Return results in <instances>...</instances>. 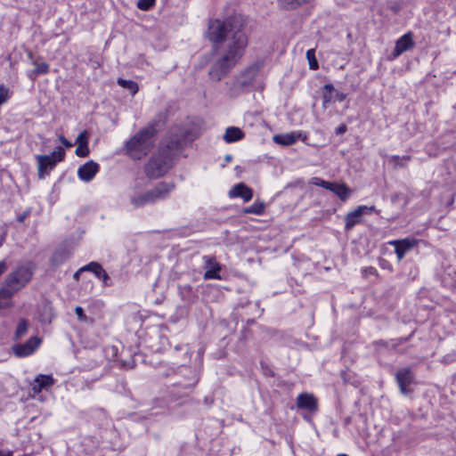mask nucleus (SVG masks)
<instances>
[{
    "label": "nucleus",
    "instance_id": "f257e3e1",
    "mask_svg": "<svg viewBox=\"0 0 456 456\" xmlns=\"http://www.w3.org/2000/svg\"><path fill=\"white\" fill-rule=\"evenodd\" d=\"M206 37L212 43L215 53L208 77L218 82L240 62L248 47V37L242 19L236 16L210 20Z\"/></svg>",
    "mask_w": 456,
    "mask_h": 456
},
{
    "label": "nucleus",
    "instance_id": "f03ea898",
    "mask_svg": "<svg viewBox=\"0 0 456 456\" xmlns=\"http://www.w3.org/2000/svg\"><path fill=\"white\" fill-rule=\"evenodd\" d=\"M34 272L35 265L30 261L17 265L6 275L1 284L4 297H12L25 288L31 281Z\"/></svg>",
    "mask_w": 456,
    "mask_h": 456
},
{
    "label": "nucleus",
    "instance_id": "7ed1b4c3",
    "mask_svg": "<svg viewBox=\"0 0 456 456\" xmlns=\"http://www.w3.org/2000/svg\"><path fill=\"white\" fill-rule=\"evenodd\" d=\"M157 133L153 125L141 129L126 144V154L133 159H141L154 146L153 136Z\"/></svg>",
    "mask_w": 456,
    "mask_h": 456
},
{
    "label": "nucleus",
    "instance_id": "20e7f679",
    "mask_svg": "<svg viewBox=\"0 0 456 456\" xmlns=\"http://www.w3.org/2000/svg\"><path fill=\"white\" fill-rule=\"evenodd\" d=\"M171 167L172 159L169 148H161L151 157L144 167V172L147 177L156 179L163 176Z\"/></svg>",
    "mask_w": 456,
    "mask_h": 456
},
{
    "label": "nucleus",
    "instance_id": "39448f33",
    "mask_svg": "<svg viewBox=\"0 0 456 456\" xmlns=\"http://www.w3.org/2000/svg\"><path fill=\"white\" fill-rule=\"evenodd\" d=\"M172 183H159L153 189L141 194L134 195L131 203L134 208H142L147 204H153L166 199L174 189Z\"/></svg>",
    "mask_w": 456,
    "mask_h": 456
},
{
    "label": "nucleus",
    "instance_id": "423d86ee",
    "mask_svg": "<svg viewBox=\"0 0 456 456\" xmlns=\"http://www.w3.org/2000/svg\"><path fill=\"white\" fill-rule=\"evenodd\" d=\"M65 151L61 147H58L50 155H37V171L39 178H44L50 170H52L57 162L64 159Z\"/></svg>",
    "mask_w": 456,
    "mask_h": 456
},
{
    "label": "nucleus",
    "instance_id": "0eeeda50",
    "mask_svg": "<svg viewBox=\"0 0 456 456\" xmlns=\"http://www.w3.org/2000/svg\"><path fill=\"white\" fill-rule=\"evenodd\" d=\"M376 210L374 206H359L354 211L349 212L345 217V229L352 230L356 224L362 222L363 215L370 214Z\"/></svg>",
    "mask_w": 456,
    "mask_h": 456
},
{
    "label": "nucleus",
    "instance_id": "6e6552de",
    "mask_svg": "<svg viewBox=\"0 0 456 456\" xmlns=\"http://www.w3.org/2000/svg\"><path fill=\"white\" fill-rule=\"evenodd\" d=\"M262 66V62L256 61L246 68L238 77L237 86L240 88H247L251 86Z\"/></svg>",
    "mask_w": 456,
    "mask_h": 456
},
{
    "label": "nucleus",
    "instance_id": "1a4fd4ad",
    "mask_svg": "<svg viewBox=\"0 0 456 456\" xmlns=\"http://www.w3.org/2000/svg\"><path fill=\"white\" fill-rule=\"evenodd\" d=\"M413 46L414 41L412 38V33L408 32L396 40L395 49L391 54V58L396 59L403 53L411 49Z\"/></svg>",
    "mask_w": 456,
    "mask_h": 456
},
{
    "label": "nucleus",
    "instance_id": "9d476101",
    "mask_svg": "<svg viewBox=\"0 0 456 456\" xmlns=\"http://www.w3.org/2000/svg\"><path fill=\"white\" fill-rule=\"evenodd\" d=\"M395 379L400 390L403 394L407 395L410 393L408 387L413 383L414 375L410 368H403L399 370L395 374Z\"/></svg>",
    "mask_w": 456,
    "mask_h": 456
},
{
    "label": "nucleus",
    "instance_id": "9b49d317",
    "mask_svg": "<svg viewBox=\"0 0 456 456\" xmlns=\"http://www.w3.org/2000/svg\"><path fill=\"white\" fill-rule=\"evenodd\" d=\"M41 340L37 337H32L24 344L13 346V352L17 356L24 357L34 353Z\"/></svg>",
    "mask_w": 456,
    "mask_h": 456
},
{
    "label": "nucleus",
    "instance_id": "f8f14e48",
    "mask_svg": "<svg viewBox=\"0 0 456 456\" xmlns=\"http://www.w3.org/2000/svg\"><path fill=\"white\" fill-rule=\"evenodd\" d=\"M389 244L395 247V251L397 256V259L398 261H401L403 258L406 252H408L417 245V240L414 239L406 238L403 240H392L389 242Z\"/></svg>",
    "mask_w": 456,
    "mask_h": 456
},
{
    "label": "nucleus",
    "instance_id": "ddd939ff",
    "mask_svg": "<svg viewBox=\"0 0 456 456\" xmlns=\"http://www.w3.org/2000/svg\"><path fill=\"white\" fill-rule=\"evenodd\" d=\"M206 272L204 273V280H220L221 276L219 275V272L221 270V265L216 262V258L213 256H204Z\"/></svg>",
    "mask_w": 456,
    "mask_h": 456
},
{
    "label": "nucleus",
    "instance_id": "4468645a",
    "mask_svg": "<svg viewBox=\"0 0 456 456\" xmlns=\"http://www.w3.org/2000/svg\"><path fill=\"white\" fill-rule=\"evenodd\" d=\"M297 406L299 409L307 410L309 411H316L318 409L317 399L312 394H299L297 397Z\"/></svg>",
    "mask_w": 456,
    "mask_h": 456
},
{
    "label": "nucleus",
    "instance_id": "2eb2a0df",
    "mask_svg": "<svg viewBox=\"0 0 456 456\" xmlns=\"http://www.w3.org/2000/svg\"><path fill=\"white\" fill-rule=\"evenodd\" d=\"M229 197L241 198L245 202H248L253 198V191L244 183H239L229 191Z\"/></svg>",
    "mask_w": 456,
    "mask_h": 456
},
{
    "label": "nucleus",
    "instance_id": "dca6fc26",
    "mask_svg": "<svg viewBox=\"0 0 456 456\" xmlns=\"http://www.w3.org/2000/svg\"><path fill=\"white\" fill-rule=\"evenodd\" d=\"M54 384V379L51 375L40 374L37 376L32 384L31 390L33 395H38L43 389H47Z\"/></svg>",
    "mask_w": 456,
    "mask_h": 456
},
{
    "label": "nucleus",
    "instance_id": "f3484780",
    "mask_svg": "<svg viewBox=\"0 0 456 456\" xmlns=\"http://www.w3.org/2000/svg\"><path fill=\"white\" fill-rule=\"evenodd\" d=\"M99 170V165L93 160L86 162L77 171L78 177L85 181H91Z\"/></svg>",
    "mask_w": 456,
    "mask_h": 456
},
{
    "label": "nucleus",
    "instance_id": "a211bd4d",
    "mask_svg": "<svg viewBox=\"0 0 456 456\" xmlns=\"http://www.w3.org/2000/svg\"><path fill=\"white\" fill-rule=\"evenodd\" d=\"M84 269H86V271L94 273L98 279L102 280L105 287L111 286L110 276L99 263L91 262L88 265H85Z\"/></svg>",
    "mask_w": 456,
    "mask_h": 456
},
{
    "label": "nucleus",
    "instance_id": "6ab92c4d",
    "mask_svg": "<svg viewBox=\"0 0 456 456\" xmlns=\"http://www.w3.org/2000/svg\"><path fill=\"white\" fill-rule=\"evenodd\" d=\"M39 321L43 323H51L55 316L53 305L49 301H44L38 309Z\"/></svg>",
    "mask_w": 456,
    "mask_h": 456
},
{
    "label": "nucleus",
    "instance_id": "aec40b11",
    "mask_svg": "<svg viewBox=\"0 0 456 456\" xmlns=\"http://www.w3.org/2000/svg\"><path fill=\"white\" fill-rule=\"evenodd\" d=\"M302 135L300 132H292L289 134H280L273 136V141L280 145L289 146L294 144Z\"/></svg>",
    "mask_w": 456,
    "mask_h": 456
},
{
    "label": "nucleus",
    "instance_id": "412c9836",
    "mask_svg": "<svg viewBox=\"0 0 456 456\" xmlns=\"http://www.w3.org/2000/svg\"><path fill=\"white\" fill-rule=\"evenodd\" d=\"M243 131L237 126H230L226 128L224 134V140L227 143L235 142L244 138Z\"/></svg>",
    "mask_w": 456,
    "mask_h": 456
},
{
    "label": "nucleus",
    "instance_id": "4be33fe9",
    "mask_svg": "<svg viewBox=\"0 0 456 456\" xmlns=\"http://www.w3.org/2000/svg\"><path fill=\"white\" fill-rule=\"evenodd\" d=\"M70 253L67 249H58L56 250L52 258L51 264L53 267H58L62 265L65 261L69 259Z\"/></svg>",
    "mask_w": 456,
    "mask_h": 456
},
{
    "label": "nucleus",
    "instance_id": "5701e85b",
    "mask_svg": "<svg viewBox=\"0 0 456 456\" xmlns=\"http://www.w3.org/2000/svg\"><path fill=\"white\" fill-rule=\"evenodd\" d=\"M334 192L341 200L345 201L350 196V189L344 183H336L333 189L330 191Z\"/></svg>",
    "mask_w": 456,
    "mask_h": 456
},
{
    "label": "nucleus",
    "instance_id": "b1692460",
    "mask_svg": "<svg viewBox=\"0 0 456 456\" xmlns=\"http://www.w3.org/2000/svg\"><path fill=\"white\" fill-rule=\"evenodd\" d=\"M32 63L36 66V69L28 75L31 79L49 72V65L46 62L37 63V61H32Z\"/></svg>",
    "mask_w": 456,
    "mask_h": 456
},
{
    "label": "nucleus",
    "instance_id": "393cba45",
    "mask_svg": "<svg viewBox=\"0 0 456 456\" xmlns=\"http://www.w3.org/2000/svg\"><path fill=\"white\" fill-rule=\"evenodd\" d=\"M118 84L121 87L128 90L131 93L132 95H134L138 92V90H139V86H138L137 83L133 81V80H126V79H123V78H118Z\"/></svg>",
    "mask_w": 456,
    "mask_h": 456
},
{
    "label": "nucleus",
    "instance_id": "a878e982",
    "mask_svg": "<svg viewBox=\"0 0 456 456\" xmlns=\"http://www.w3.org/2000/svg\"><path fill=\"white\" fill-rule=\"evenodd\" d=\"M265 203L262 201H256L251 206L244 209L245 214L262 215L265 212Z\"/></svg>",
    "mask_w": 456,
    "mask_h": 456
},
{
    "label": "nucleus",
    "instance_id": "bb28decb",
    "mask_svg": "<svg viewBox=\"0 0 456 456\" xmlns=\"http://www.w3.org/2000/svg\"><path fill=\"white\" fill-rule=\"evenodd\" d=\"M310 0H279V4L286 10H293Z\"/></svg>",
    "mask_w": 456,
    "mask_h": 456
},
{
    "label": "nucleus",
    "instance_id": "cd10ccee",
    "mask_svg": "<svg viewBox=\"0 0 456 456\" xmlns=\"http://www.w3.org/2000/svg\"><path fill=\"white\" fill-rule=\"evenodd\" d=\"M306 58L309 61V67L311 69L315 70L318 69V61L315 58V52L314 49H309L306 52Z\"/></svg>",
    "mask_w": 456,
    "mask_h": 456
},
{
    "label": "nucleus",
    "instance_id": "c85d7f7f",
    "mask_svg": "<svg viewBox=\"0 0 456 456\" xmlns=\"http://www.w3.org/2000/svg\"><path fill=\"white\" fill-rule=\"evenodd\" d=\"M407 339L408 338H400L396 339H391L390 341H380L379 344L386 347L395 349L399 345L403 344Z\"/></svg>",
    "mask_w": 456,
    "mask_h": 456
},
{
    "label": "nucleus",
    "instance_id": "c756f323",
    "mask_svg": "<svg viewBox=\"0 0 456 456\" xmlns=\"http://www.w3.org/2000/svg\"><path fill=\"white\" fill-rule=\"evenodd\" d=\"M13 306L12 297H5L2 294V287L0 286V310Z\"/></svg>",
    "mask_w": 456,
    "mask_h": 456
},
{
    "label": "nucleus",
    "instance_id": "7c9ffc66",
    "mask_svg": "<svg viewBox=\"0 0 456 456\" xmlns=\"http://www.w3.org/2000/svg\"><path fill=\"white\" fill-rule=\"evenodd\" d=\"M87 143H88L87 141H84V142H80L79 144H77V149H76V154L78 157H86L89 154Z\"/></svg>",
    "mask_w": 456,
    "mask_h": 456
},
{
    "label": "nucleus",
    "instance_id": "2f4dec72",
    "mask_svg": "<svg viewBox=\"0 0 456 456\" xmlns=\"http://www.w3.org/2000/svg\"><path fill=\"white\" fill-rule=\"evenodd\" d=\"M28 330V322L26 320H20L17 325L15 336L17 338L26 334Z\"/></svg>",
    "mask_w": 456,
    "mask_h": 456
},
{
    "label": "nucleus",
    "instance_id": "473e14b6",
    "mask_svg": "<svg viewBox=\"0 0 456 456\" xmlns=\"http://www.w3.org/2000/svg\"><path fill=\"white\" fill-rule=\"evenodd\" d=\"M237 83H238V78L235 81H233L229 86L228 93H229L230 96H232V97L237 96L238 94H240L241 92H243L246 89V88H240L239 86H237Z\"/></svg>",
    "mask_w": 456,
    "mask_h": 456
},
{
    "label": "nucleus",
    "instance_id": "72a5a7b5",
    "mask_svg": "<svg viewBox=\"0 0 456 456\" xmlns=\"http://www.w3.org/2000/svg\"><path fill=\"white\" fill-rule=\"evenodd\" d=\"M156 0H138L137 8L142 11H148L154 6Z\"/></svg>",
    "mask_w": 456,
    "mask_h": 456
},
{
    "label": "nucleus",
    "instance_id": "f704fd0d",
    "mask_svg": "<svg viewBox=\"0 0 456 456\" xmlns=\"http://www.w3.org/2000/svg\"><path fill=\"white\" fill-rule=\"evenodd\" d=\"M10 97V90L4 85H0V104H4Z\"/></svg>",
    "mask_w": 456,
    "mask_h": 456
},
{
    "label": "nucleus",
    "instance_id": "c9c22d12",
    "mask_svg": "<svg viewBox=\"0 0 456 456\" xmlns=\"http://www.w3.org/2000/svg\"><path fill=\"white\" fill-rule=\"evenodd\" d=\"M75 313L80 322H86V315L84 313V310L81 306H76Z\"/></svg>",
    "mask_w": 456,
    "mask_h": 456
},
{
    "label": "nucleus",
    "instance_id": "e433bc0d",
    "mask_svg": "<svg viewBox=\"0 0 456 456\" xmlns=\"http://www.w3.org/2000/svg\"><path fill=\"white\" fill-rule=\"evenodd\" d=\"M362 273L365 277L370 275H377V269L371 266L366 267L363 269Z\"/></svg>",
    "mask_w": 456,
    "mask_h": 456
},
{
    "label": "nucleus",
    "instance_id": "4c0bfd02",
    "mask_svg": "<svg viewBox=\"0 0 456 456\" xmlns=\"http://www.w3.org/2000/svg\"><path fill=\"white\" fill-rule=\"evenodd\" d=\"M31 209L27 208L22 214L17 216V221L20 223H23L25 219L30 215Z\"/></svg>",
    "mask_w": 456,
    "mask_h": 456
},
{
    "label": "nucleus",
    "instance_id": "58836bf2",
    "mask_svg": "<svg viewBox=\"0 0 456 456\" xmlns=\"http://www.w3.org/2000/svg\"><path fill=\"white\" fill-rule=\"evenodd\" d=\"M332 94L330 93H324L323 94V102L322 105L324 108L327 107V104L332 101Z\"/></svg>",
    "mask_w": 456,
    "mask_h": 456
},
{
    "label": "nucleus",
    "instance_id": "ea45409f",
    "mask_svg": "<svg viewBox=\"0 0 456 456\" xmlns=\"http://www.w3.org/2000/svg\"><path fill=\"white\" fill-rule=\"evenodd\" d=\"M311 183L316 186L322 187L325 184V181L319 177H313Z\"/></svg>",
    "mask_w": 456,
    "mask_h": 456
},
{
    "label": "nucleus",
    "instance_id": "a19ab883",
    "mask_svg": "<svg viewBox=\"0 0 456 456\" xmlns=\"http://www.w3.org/2000/svg\"><path fill=\"white\" fill-rule=\"evenodd\" d=\"M347 130V126L346 124H341L340 126H338L336 130H335V133L336 134H343L344 133H346Z\"/></svg>",
    "mask_w": 456,
    "mask_h": 456
},
{
    "label": "nucleus",
    "instance_id": "79ce46f5",
    "mask_svg": "<svg viewBox=\"0 0 456 456\" xmlns=\"http://www.w3.org/2000/svg\"><path fill=\"white\" fill-rule=\"evenodd\" d=\"M87 141V135L86 132H82L78 134L77 138V143L79 144L80 142Z\"/></svg>",
    "mask_w": 456,
    "mask_h": 456
},
{
    "label": "nucleus",
    "instance_id": "37998d69",
    "mask_svg": "<svg viewBox=\"0 0 456 456\" xmlns=\"http://www.w3.org/2000/svg\"><path fill=\"white\" fill-rule=\"evenodd\" d=\"M59 140L66 148H70L72 146V143L62 135L59 136Z\"/></svg>",
    "mask_w": 456,
    "mask_h": 456
},
{
    "label": "nucleus",
    "instance_id": "c03bdc74",
    "mask_svg": "<svg viewBox=\"0 0 456 456\" xmlns=\"http://www.w3.org/2000/svg\"><path fill=\"white\" fill-rule=\"evenodd\" d=\"M7 270V265L5 261H0V276Z\"/></svg>",
    "mask_w": 456,
    "mask_h": 456
},
{
    "label": "nucleus",
    "instance_id": "a18cd8bd",
    "mask_svg": "<svg viewBox=\"0 0 456 456\" xmlns=\"http://www.w3.org/2000/svg\"><path fill=\"white\" fill-rule=\"evenodd\" d=\"M336 183H330V182H327L325 181V184L322 185V188L326 189V190H329V191H331L334 187Z\"/></svg>",
    "mask_w": 456,
    "mask_h": 456
},
{
    "label": "nucleus",
    "instance_id": "49530a36",
    "mask_svg": "<svg viewBox=\"0 0 456 456\" xmlns=\"http://www.w3.org/2000/svg\"><path fill=\"white\" fill-rule=\"evenodd\" d=\"M346 95L344 93H337L336 100L338 102H343L346 99Z\"/></svg>",
    "mask_w": 456,
    "mask_h": 456
},
{
    "label": "nucleus",
    "instance_id": "de8ad7c7",
    "mask_svg": "<svg viewBox=\"0 0 456 456\" xmlns=\"http://www.w3.org/2000/svg\"><path fill=\"white\" fill-rule=\"evenodd\" d=\"M325 93L332 94V91L334 90V86L331 84H326L324 86Z\"/></svg>",
    "mask_w": 456,
    "mask_h": 456
},
{
    "label": "nucleus",
    "instance_id": "09e8293b",
    "mask_svg": "<svg viewBox=\"0 0 456 456\" xmlns=\"http://www.w3.org/2000/svg\"><path fill=\"white\" fill-rule=\"evenodd\" d=\"M393 159L395 160H399V159H402V160H404V161H409L411 159V157L410 156H403V158H400L399 156H393L392 157Z\"/></svg>",
    "mask_w": 456,
    "mask_h": 456
},
{
    "label": "nucleus",
    "instance_id": "8fccbe9b",
    "mask_svg": "<svg viewBox=\"0 0 456 456\" xmlns=\"http://www.w3.org/2000/svg\"><path fill=\"white\" fill-rule=\"evenodd\" d=\"M84 271H86V269H84V266L82 268H80L78 271H77L75 273H74V279L75 280H78L79 278V275L82 272Z\"/></svg>",
    "mask_w": 456,
    "mask_h": 456
},
{
    "label": "nucleus",
    "instance_id": "3c124183",
    "mask_svg": "<svg viewBox=\"0 0 456 456\" xmlns=\"http://www.w3.org/2000/svg\"><path fill=\"white\" fill-rule=\"evenodd\" d=\"M0 456H12L11 452H2L0 451Z\"/></svg>",
    "mask_w": 456,
    "mask_h": 456
},
{
    "label": "nucleus",
    "instance_id": "603ef678",
    "mask_svg": "<svg viewBox=\"0 0 456 456\" xmlns=\"http://www.w3.org/2000/svg\"><path fill=\"white\" fill-rule=\"evenodd\" d=\"M28 55V57H29L30 59H32V58H33V54H32V53H31V52H29Z\"/></svg>",
    "mask_w": 456,
    "mask_h": 456
},
{
    "label": "nucleus",
    "instance_id": "864d4df0",
    "mask_svg": "<svg viewBox=\"0 0 456 456\" xmlns=\"http://www.w3.org/2000/svg\"><path fill=\"white\" fill-rule=\"evenodd\" d=\"M396 165L401 166V167H404V164H403L402 162H397Z\"/></svg>",
    "mask_w": 456,
    "mask_h": 456
},
{
    "label": "nucleus",
    "instance_id": "5fc2aeb1",
    "mask_svg": "<svg viewBox=\"0 0 456 456\" xmlns=\"http://www.w3.org/2000/svg\"><path fill=\"white\" fill-rule=\"evenodd\" d=\"M231 159H232V157H231V156H226V159H227V160H230Z\"/></svg>",
    "mask_w": 456,
    "mask_h": 456
},
{
    "label": "nucleus",
    "instance_id": "6e6d98bb",
    "mask_svg": "<svg viewBox=\"0 0 456 456\" xmlns=\"http://www.w3.org/2000/svg\"><path fill=\"white\" fill-rule=\"evenodd\" d=\"M338 456H348V455L341 453V454H338Z\"/></svg>",
    "mask_w": 456,
    "mask_h": 456
}]
</instances>
